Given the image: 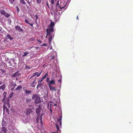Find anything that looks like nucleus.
Here are the masks:
<instances>
[{
	"mask_svg": "<svg viewBox=\"0 0 133 133\" xmlns=\"http://www.w3.org/2000/svg\"><path fill=\"white\" fill-rule=\"evenodd\" d=\"M41 72H40L39 74H40H40H41Z\"/></svg>",
	"mask_w": 133,
	"mask_h": 133,
	"instance_id": "57",
	"label": "nucleus"
},
{
	"mask_svg": "<svg viewBox=\"0 0 133 133\" xmlns=\"http://www.w3.org/2000/svg\"><path fill=\"white\" fill-rule=\"evenodd\" d=\"M77 19H78V16H77Z\"/></svg>",
	"mask_w": 133,
	"mask_h": 133,
	"instance_id": "54",
	"label": "nucleus"
},
{
	"mask_svg": "<svg viewBox=\"0 0 133 133\" xmlns=\"http://www.w3.org/2000/svg\"><path fill=\"white\" fill-rule=\"evenodd\" d=\"M56 127L57 130V131H58L59 130V125L57 124H56Z\"/></svg>",
	"mask_w": 133,
	"mask_h": 133,
	"instance_id": "26",
	"label": "nucleus"
},
{
	"mask_svg": "<svg viewBox=\"0 0 133 133\" xmlns=\"http://www.w3.org/2000/svg\"><path fill=\"white\" fill-rule=\"evenodd\" d=\"M31 101V99H29V98H28L26 100V102H29Z\"/></svg>",
	"mask_w": 133,
	"mask_h": 133,
	"instance_id": "31",
	"label": "nucleus"
},
{
	"mask_svg": "<svg viewBox=\"0 0 133 133\" xmlns=\"http://www.w3.org/2000/svg\"><path fill=\"white\" fill-rule=\"evenodd\" d=\"M38 74V72H35L33 74V75H32V76H31L30 78H32L33 77H34V76H35L36 75H37Z\"/></svg>",
	"mask_w": 133,
	"mask_h": 133,
	"instance_id": "27",
	"label": "nucleus"
},
{
	"mask_svg": "<svg viewBox=\"0 0 133 133\" xmlns=\"http://www.w3.org/2000/svg\"><path fill=\"white\" fill-rule=\"evenodd\" d=\"M20 2L21 3L25 4L26 3L24 0H20Z\"/></svg>",
	"mask_w": 133,
	"mask_h": 133,
	"instance_id": "25",
	"label": "nucleus"
},
{
	"mask_svg": "<svg viewBox=\"0 0 133 133\" xmlns=\"http://www.w3.org/2000/svg\"><path fill=\"white\" fill-rule=\"evenodd\" d=\"M21 74L19 73V71H17L13 74V75L12 76V78L13 79L14 78L18 77Z\"/></svg>",
	"mask_w": 133,
	"mask_h": 133,
	"instance_id": "7",
	"label": "nucleus"
},
{
	"mask_svg": "<svg viewBox=\"0 0 133 133\" xmlns=\"http://www.w3.org/2000/svg\"><path fill=\"white\" fill-rule=\"evenodd\" d=\"M49 79H50V78H49V77H47V79H46V81L48 83H49V82H50L49 81Z\"/></svg>",
	"mask_w": 133,
	"mask_h": 133,
	"instance_id": "34",
	"label": "nucleus"
},
{
	"mask_svg": "<svg viewBox=\"0 0 133 133\" xmlns=\"http://www.w3.org/2000/svg\"><path fill=\"white\" fill-rule=\"evenodd\" d=\"M54 105L55 106H57V104H54Z\"/></svg>",
	"mask_w": 133,
	"mask_h": 133,
	"instance_id": "53",
	"label": "nucleus"
},
{
	"mask_svg": "<svg viewBox=\"0 0 133 133\" xmlns=\"http://www.w3.org/2000/svg\"><path fill=\"white\" fill-rule=\"evenodd\" d=\"M31 91L30 90H25V94L26 95H28L31 94Z\"/></svg>",
	"mask_w": 133,
	"mask_h": 133,
	"instance_id": "16",
	"label": "nucleus"
},
{
	"mask_svg": "<svg viewBox=\"0 0 133 133\" xmlns=\"http://www.w3.org/2000/svg\"><path fill=\"white\" fill-rule=\"evenodd\" d=\"M25 22L26 23H27L28 24H29L30 21H29L27 19H25Z\"/></svg>",
	"mask_w": 133,
	"mask_h": 133,
	"instance_id": "29",
	"label": "nucleus"
},
{
	"mask_svg": "<svg viewBox=\"0 0 133 133\" xmlns=\"http://www.w3.org/2000/svg\"><path fill=\"white\" fill-rule=\"evenodd\" d=\"M15 29L16 30L20 32H23V30L21 28L20 26L18 25L15 26Z\"/></svg>",
	"mask_w": 133,
	"mask_h": 133,
	"instance_id": "8",
	"label": "nucleus"
},
{
	"mask_svg": "<svg viewBox=\"0 0 133 133\" xmlns=\"http://www.w3.org/2000/svg\"><path fill=\"white\" fill-rule=\"evenodd\" d=\"M35 17H36V19H37L38 18V16H37L36 15Z\"/></svg>",
	"mask_w": 133,
	"mask_h": 133,
	"instance_id": "45",
	"label": "nucleus"
},
{
	"mask_svg": "<svg viewBox=\"0 0 133 133\" xmlns=\"http://www.w3.org/2000/svg\"><path fill=\"white\" fill-rule=\"evenodd\" d=\"M54 84V85H55L56 83L55 82L54 79L51 80L48 83L49 86L50 85V86H51L52 84Z\"/></svg>",
	"mask_w": 133,
	"mask_h": 133,
	"instance_id": "10",
	"label": "nucleus"
},
{
	"mask_svg": "<svg viewBox=\"0 0 133 133\" xmlns=\"http://www.w3.org/2000/svg\"><path fill=\"white\" fill-rule=\"evenodd\" d=\"M5 84H3L0 87V90H4L5 88Z\"/></svg>",
	"mask_w": 133,
	"mask_h": 133,
	"instance_id": "14",
	"label": "nucleus"
},
{
	"mask_svg": "<svg viewBox=\"0 0 133 133\" xmlns=\"http://www.w3.org/2000/svg\"><path fill=\"white\" fill-rule=\"evenodd\" d=\"M36 84V78L31 83V86L32 87H34Z\"/></svg>",
	"mask_w": 133,
	"mask_h": 133,
	"instance_id": "11",
	"label": "nucleus"
},
{
	"mask_svg": "<svg viewBox=\"0 0 133 133\" xmlns=\"http://www.w3.org/2000/svg\"><path fill=\"white\" fill-rule=\"evenodd\" d=\"M51 48H52V47H50V49H51Z\"/></svg>",
	"mask_w": 133,
	"mask_h": 133,
	"instance_id": "62",
	"label": "nucleus"
},
{
	"mask_svg": "<svg viewBox=\"0 0 133 133\" xmlns=\"http://www.w3.org/2000/svg\"><path fill=\"white\" fill-rule=\"evenodd\" d=\"M54 25V23L52 22L51 20V22L50 25L48 26V28L46 29V37L47 36L49 37L48 38V41L50 44L52 42V39L54 37V35L53 33L54 31L53 27Z\"/></svg>",
	"mask_w": 133,
	"mask_h": 133,
	"instance_id": "1",
	"label": "nucleus"
},
{
	"mask_svg": "<svg viewBox=\"0 0 133 133\" xmlns=\"http://www.w3.org/2000/svg\"><path fill=\"white\" fill-rule=\"evenodd\" d=\"M43 114H41V115H38L37 116L36 121L38 123L40 122L42 126V116Z\"/></svg>",
	"mask_w": 133,
	"mask_h": 133,
	"instance_id": "4",
	"label": "nucleus"
},
{
	"mask_svg": "<svg viewBox=\"0 0 133 133\" xmlns=\"http://www.w3.org/2000/svg\"><path fill=\"white\" fill-rule=\"evenodd\" d=\"M4 126L2 127V131L4 132L5 133L6 132V129L5 128Z\"/></svg>",
	"mask_w": 133,
	"mask_h": 133,
	"instance_id": "24",
	"label": "nucleus"
},
{
	"mask_svg": "<svg viewBox=\"0 0 133 133\" xmlns=\"http://www.w3.org/2000/svg\"><path fill=\"white\" fill-rule=\"evenodd\" d=\"M43 79L42 78L40 79L38 81V83H41V82H42Z\"/></svg>",
	"mask_w": 133,
	"mask_h": 133,
	"instance_id": "30",
	"label": "nucleus"
},
{
	"mask_svg": "<svg viewBox=\"0 0 133 133\" xmlns=\"http://www.w3.org/2000/svg\"><path fill=\"white\" fill-rule=\"evenodd\" d=\"M7 104V105H8V107L9 108L10 107V104L9 103H8Z\"/></svg>",
	"mask_w": 133,
	"mask_h": 133,
	"instance_id": "37",
	"label": "nucleus"
},
{
	"mask_svg": "<svg viewBox=\"0 0 133 133\" xmlns=\"http://www.w3.org/2000/svg\"><path fill=\"white\" fill-rule=\"evenodd\" d=\"M29 53V52L28 51H26L24 53V55H22V56L24 57L28 54Z\"/></svg>",
	"mask_w": 133,
	"mask_h": 133,
	"instance_id": "18",
	"label": "nucleus"
},
{
	"mask_svg": "<svg viewBox=\"0 0 133 133\" xmlns=\"http://www.w3.org/2000/svg\"><path fill=\"white\" fill-rule=\"evenodd\" d=\"M28 4H30V2H28Z\"/></svg>",
	"mask_w": 133,
	"mask_h": 133,
	"instance_id": "58",
	"label": "nucleus"
},
{
	"mask_svg": "<svg viewBox=\"0 0 133 133\" xmlns=\"http://www.w3.org/2000/svg\"><path fill=\"white\" fill-rule=\"evenodd\" d=\"M22 88V87L21 85L17 87L15 89V90L19 91Z\"/></svg>",
	"mask_w": 133,
	"mask_h": 133,
	"instance_id": "17",
	"label": "nucleus"
},
{
	"mask_svg": "<svg viewBox=\"0 0 133 133\" xmlns=\"http://www.w3.org/2000/svg\"><path fill=\"white\" fill-rule=\"evenodd\" d=\"M37 3L38 4H40L41 2V0H36Z\"/></svg>",
	"mask_w": 133,
	"mask_h": 133,
	"instance_id": "32",
	"label": "nucleus"
},
{
	"mask_svg": "<svg viewBox=\"0 0 133 133\" xmlns=\"http://www.w3.org/2000/svg\"><path fill=\"white\" fill-rule=\"evenodd\" d=\"M40 76V74H37V77H38L39 76Z\"/></svg>",
	"mask_w": 133,
	"mask_h": 133,
	"instance_id": "47",
	"label": "nucleus"
},
{
	"mask_svg": "<svg viewBox=\"0 0 133 133\" xmlns=\"http://www.w3.org/2000/svg\"><path fill=\"white\" fill-rule=\"evenodd\" d=\"M27 112L28 113L30 114L32 112V110L31 109L29 108L27 110Z\"/></svg>",
	"mask_w": 133,
	"mask_h": 133,
	"instance_id": "20",
	"label": "nucleus"
},
{
	"mask_svg": "<svg viewBox=\"0 0 133 133\" xmlns=\"http://www.w3.org/2000/svg\"><path fill=\"white\" fill-rule=\"evenodd\" d=\"M58 81L59 82H61V80L60 79L58 80Z\"/></svg>",
	"mask_w": 133,
	"mask_h": 133,
	"instance_id": "49",
	"label": "nucleus"
},
{
	"mask_svg": "<svg viewBox=\"0 0 133 133\" xmlns=\"http://www.w3.org/2000/svg\"><path fill=\"white\" fill-rule=\"evenodd\" d=\"M42 85V83H38V84L37 85V89H38V88L39 87H41V85Z\"/></svg>",
	"mask_w": 133,
	"mask_h": 133,
	"instance_id": "23",
	"label": "nucleus"
},
{
	"mask_svg": "<svg viewBox=\"0 0 133 133\" xmlns=\"http://www.w3.org/2000/svg\"><path fill=\"white\" fill-rule=\"evenodd\" d=\"M38 41L40 42H41L40 41Z\"/></svg>",
	"mask_w": 133,
	"mask_h": 133,
	"instance_id": "56",
	"label": "nucleus"
},
{
	"mask_svg": "<svg viewBox=\"0 0 133 133\" xmlns=\"http://www.w3.org/2000/svg\"><path fill=\"white\" fill-rule=\"evenodd\" d=\"M7 93L6 92H4L3 93V95H2V96L4 98H5L6 97V95L7 94Z\"/></svg>",
	"mask_w": 133,
	"mask_h": 133,
	"instance_id": "21",
	"label": "nucleus"
},
{
	"mask_svg": "<svg viewBox=\"0 0 133 133\" xmlns=\"http://www.w3.org/2000/svg\"><path fill=\"white\" fill-rule=\"evenodd\" d=\"M49 87L51 90L52 91H56V89L54 87H51V86H50V85H49Z\"/></svg>",
	"mask_w": 133,
	"mask_h": 133,
	"instance_id": "13",
	"label": "nucleus"
},
{
	"mask_svg": "<svg viewBox=\"0 0 133 133\" xmlns=\"http://www.w3.org/2000/svg\"><path fill=\"white\" fill-rule=\"evenodd\" d=\"M32 99L34 100V102L36 104L41 103V101L40 97L36 94H33L32 95Z\"/></svg>",
	"mask_w": 133,
	"mask_h": 133,
	"instance_id": "2",
	"label": "nucleus"
},
{
	"mask_svg": "<svg viewBox=\"0 0 133 133\" xmlns=\"http://www.w3.org/2000/svg\"><path fill=\"white\" fill-rule=\"evenodd\" d=\"M2 124V126L4 127L5 126L6 124V123L5 121H3Z\"/></svg>",
	"mask_w": 133,
	"mask_h": 133,
	"instance_id": "22",
	"label": "nucleus"
},
{
	"mask_svg": "<svg viewBox=\"0 0 133 133\" xmlns=\"http://www.w3.org/2000/svg\"><path fill=\"white\" fill-rule=\"evenodd\" d=\"M6 37L8 39L10 40H12L13 39V38L12 37L11 35L8 34H7L6 35Z\"/></svg>",
	"mask_w": 133,
	"mask_h": 133,
	"instance_id": "15",
	"label": "nucleus"
},
{
	"mask_svg": "<svg viewBox=\"0 0 133 133\" xmlns=\"http://www.w3.org/2000/svg\"><path fill=\"white\" fill-rule=\"evenodd\" d=\"M36 24H37V22H36Z\"/></svg>",
	"mask_w": 133,
	"mask_h": 133,
	"instance_id": "64",
	"label": "nucleus"
},
{
	"mask_svg": "<svg viewBox=\"0 0 133 133\" xmlns=\"http://www.w3.org/2000/svg\"><path fill=\"white\" fill-rule=\"evenodd\" d=\"M17 86V85L16 83H14L12 84L11 85V90H14L15 89V87L16 86Z\"/></svg>",
	"mask_w": 133,
	"mask_h": 133,
	"instance_id": "12",
	"label": "nucleus"
},
{
	"mask_svg": "<svg viewBox=\"0 0 133 133\" xmlns=\"http://www.w3.org/2000/svg\"><path fill=\"white\" fill-rule=\"evenodd\" d=\"M3 107H4V109H3L4 111H5V110L7 112H8V113H9V109L7 108H6L5 107H4V106Z\"/></svg>",
	"mask_w": 133,
	"mask_h": 133,
	"instance_id": "19",
	"label": "nucleus"
},
{
	"mask_svg": "<svg viewBox=\"0 0 133 133\" xmlns=\"http://www.w3.org/2000/svg\"><path fill=\"white\" fill-rule=\"evenodd\" d=\"M25 68L26 69H30L31 68L30 67H29L28 66H26L25 67Z\"/></svg>",
	"mask_w": 133,
	"mask_h": 133,
	"instance_id": "33",
	"label": "nucleus"
},
{
	"mask_svg": "<svg viewBox=\"0 0 133 133\" xmlns=\"http://www.w3.org/2000/svg\"><path fill=\"white\" fill-rule=\"evenodd\" d=\"M48 75V72H47L46 74H45V76H46H46Z\"/></svg>",
	"mask_w": 133,
	"mask_h": 133,
	"instance_id": "46",
	"label": "nucleus"
},
{
	"mask_svg": "<svg viewBox=\"0 0 133 133\" xmlns=\"http://www.w3.org/2000/svg\"><path fill=\"white\" fill-rule=\"evenodd\" d=\"M51 4H53L54 3V0H51Z\"/></svg>",
	"mask_w": 133,
	"mask_h": 133,
	"instance_id": "36",
	"label": "nucleus"
},
{
	"mask_svg": "<svg viewBox=\"0 0 133 133\" xmlns=\"http://www.w3.org/2000/svg\"><path fill=\"white\" fill-rule=\"evenodd\" d=\"M59 122V124L61 126L62 122L61 121H60V122Z\"/></svg>",
	"mask_w": 133,
	"mask_h": 133,
	"instance_id": "42",
	"label": "nucleus"
},
{
	"mask_svg": "<svg viewBox=\"0 0 133 133\" xmlns=\"http://www.w3.org/2000/svg\"><path fill=\"white\" fill-rule=\"evenodd\" d=\"M41 110V107L40 105H39L38 107L36 109V112L38 115H40V114Z\"/></svg>",
	"mask_w": 133,
	"mask_h": 133,
	"instance_id": "6",
	"label": "nucleus"
},
{
	"mask_svg": "<svg viewBox=\"0 0 133 133\" xmlns=\"http://www.w3.org/2000/svg\"><path fill=\"white\" fill-rule=\"evenodd\" d=\"M2 30V28L1 27H0V31H1Z\"/></svg>",
	"mask_w": 133,
	"mask_h": 133,
	"instance_id": "48",
	"label": "nucleus"
},
{
	"mask_svg": "<svg viewBox=\"0 0 133 133\" xmlns=\"http://www.w3.org/2000/svg\"><path fill=\"white\" fill-rule=\"evenodd\" d=\"M50 112H52V110H50Z\"/></svg>",
	"mask_w": 133,
	"mask_h": 133,
	"instance_id": "55",
	"label": "nucleus"
},
{
	"mask_svg": "<svg viewBox=\"0 0 133 133\" xmlns=\"http://www.w3.org/2000/svg\"><path fill=\"white\" fill-rule=\"evenodd\" d=\"M59 2H58V3H57V4H56V6H58V5H59Z\"/></svg>",
	"mask_w": 133,
	"mask_h": 133,
	"instance_id": "43",
	"label": "nucleus"
},
{
	"mask_svg": "<svg viewBox=\"0 0 133 133\" xmlns=\"http://www.w3.org/2000/svg\"><path fill=\"white\" fill-rule=\"evenodd\" d=\"M1 22V20L0 19V22Z\"/></svg>",
	"mask_w": 133,
	"mask_h": 133,
	"instance_id": "63",
	"label": "nucleus"
},
{
	"mask_svg": "<svg viewBox=\"0 0 133 133\" xmlns=\"http://www.w3.org/2000/svg\"><path fill=\"white\" fill-rule=\"evenodd\" d=\"M4 104H6V103H5V102H4Z\"/></svg>",
	"mask_w": 133,
	"mask_h": 133,
	"instance_id": "61",
	"label": "nucleus"
},
{
	"mask_svg": "<svg viewBox=\"0 0 133 133\" xmlns=\"http://www.w3.org/2000/svg\"><path fill=\"white\" fill-rule=\"evenodd\" d=\"M16 80H17V78H16Z\"/></svg>",
	"mask_w": 133,
	"mask_h": 133,
	"instance_id": "60",
	"label": "nucleus"
},
{
	"mask_svg": "<svg viewBox=\"0 0 133 133\" xmlns=\"http://www.w3.org/2000/svg\"><path fill=\"white\" fill-rule=\"evenodd\" d=\"M5 98H4H4H3V99L2 100V101H4L5 100Z\"/></svg>",
	"mask_w": 133,
	"mask_h": 133,
	"instance_id": "44",
	"label": "nucleus"
},
{
	"mask_svg": "<svg viewBox=\"0 0 133 133\" xmlns=\"http://www.w3.org/2000/svg\"><path fill=\"white\" fill-rule=\"evenodd\" d=\"M43 46H45L46 45V44H44L43 45Z\"/></svg>",
	"mask_w": 133,
	"mask_h": 133,
	"instance_id": "52",
	"label": "nucleus"
},
{
	"mask_svg": "<svg viewBox=\"0 0 133 133\" xmlns=\"http://www.w3.org/2000/svg\"><path fill=\"white\" fill-rule=\"evenodd\" d=\"M57 56V53L55 51L52 52V57L51 58V59H55L56 58Z\"/></svg>",
	"mask_w": 133,
	"mask_h": 133,
	"instance_id": "9",
	"label": "nucleus"
},
{
	"mask_svg": "<svg viewBox=\"0 0 133 133\" xmlns=\"http://www.w3.org/2000/svg\"><path fill=\"white\" fill-rule=\"evenodd\" d=\"M1 71L3 73H4V70H2Z\"/></svg>",
	"mask_w": 133,
	"mask_h": 133,
	"instance_id": "50",
	"label": "nucleus"
},
{
	"mask_svg": "<svg viewBox=\"0 0 133 133\" xmlns=\"http://www.w3.org/2000/svg\"><path fill=\"white\" fill-rule=\"evenodd\" d=\"M46 4H47V6L49 7V5H48V3H46Z\"/></svg>",
	"mask_w": 133,
	"mask_h": 133,
	"instance_id": "51",
	"label": "nucleus"
},
{
	"mask_svg": "<svg viewBox=\"0 0 133 133\" xmlns=\"http://www.w3.org/2000/svg\"><path fill=\"white\" fill-rule=\"evenodd\" d=\"M35 39L34 38H31L30 39V40L31 41H34L35 40Z\"/></svg>",
	"mask_w": 133,
	"mask_h": 133,
	"instance_id": "41",
	"label": "nucleus"
},
{
	"mask_svg": "<svg viewBox=\"0 0 133 133\" xmlns=\"http://www.w3.org/2000/svg\"><path fill=\"white\" fill-rule=\"evenodd\" d=\"M46 77L45 75L43 76V77H42V78L43 79H45L46 78Z\"/></svg>",
	"mask_w": 133,
	"mask_h": 133,
	"instance_id": "38",
	"label": "nucleus"
},
{
	"mask_svg": "<svg viewBox=\"0 0 133 133\" xmlns=\"http://www.w3.org/2000/svg\"><path fill=\"white\" fill-rule=\"evenodd\" d=\"M29 24H30L32 27H33V24L30 23Z\"/></svg>",
	"mask_w": 133,
	"mask_h": 133,
	"instance_id": "40",
	"label": "nucleus"
},
{
	"mask_svg": "<svg viewBox=\"0 0 133 133\" xmlns=\"http://www.w3.org/2000/svg\"><path fill=\"white\" fill-rule=\"evenodd\" d=\"M67 3V1H62L60 3L59 6V8L61 9L63 8L65 10L67 8V6H66Z\"/></svg>",
	"mask_w": 133,
	"mask_h": 133,
	"instance_id": "3",
	"label": "nucleus"
},
{
	"mask_svg": "<svg viewBox=\"0 0 133 133\" xmlns=\"http://www.w3.org/2000/svg\"><path fill=\"white\" fill-rule=\"evenodd\" d=\"M57 11V9L56 8V11Z\"/></svg>",
	"mask_w": 133,
	"mask_h": 133,
	"instance_id": "59",
	"label": "nucleus"
},
{
	"mask_svg": "<svg viewBox=\"0 0 133 133\" xmlns=\"http://www.w3.org/2000/svg\"><path fill=\"white\" fill-rule=\"evenodd\" d=\"M62 116L60 117L58 119V122H60V121H61V120H62Z\"/></svg>",
	"mask_w": 133,
	"mask_h": 133,
	"instance_id": "35",
	"label": "nucleus"
},
{
	"mask_svg": "<svg viewBox=\"0 0 133 133\" xmlns=\"http://www.w3.org/2000/svg\"><path fill=\"white\" fill-rule=\"evenodd\" d=\"M10 3L11 4H12L15 1V0H9Z\"/></svg>",
	"mask_w": 133,
	"mask_h": 133,
	"instance_id": "28",
	"label": "nucleus"
},
{
	"mask_svg": "<svg viewBox=\"0 0 133 133\" xmlns=\"http://www.w3.org/2000/svg\"><path fill=\"white\" fill-rule=\"evenodd\" d=\"M0 12L1 14L4 15L5 17L7 18H8L10 16V15L6 12L4 10L1 9Z\"/></svg>",
	"mask_w": 133,
	"mask_h": 133,
	"instance_id": "5",
	"label": "nucleus"
},
{
	"mask_svg": "<svg viewBox=\"0 0 133 133\" xmlns=\"http://www.w3.org/2000/svg\"><path fill=\"white\" fill-rule=\"evenodd\" d=\"M16 7L17 8V10L18 11H17V12H18L19 11V8H18V6H16Z\"/></svg>",
	"mask_w": 133,
	"mask_h": 133,
	"instance_id": "39",
	"label": "nucleus"
}]
</instances>
